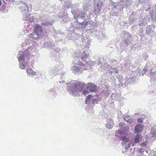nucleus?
I'll return each instance as SVG.
<instances>
[{"instance_id":"nucleus-1","label":"nucleus","mask_w":156,"mask_h":156,"mask_svg":"<svg viewBox=\"0 0 156 156\" xmlns=\"http://www.w3.org/2000/svg\"><path fill=\"white\" fill-rule=\"evenodd\" d=\"M91 54V51L88 49V46L86 45L84 51L82 52L81 55V60L84 62H85L86 64V67H84L83 68L84 70H91V69L92 68L91 66L95 64H97L98 65H101L100 67L101 69H100L99 70L102 71H101L102 69L101 67H105V68L106 67L105 65L107 63L105 64L104 66H103V63L102 62L103 59L100 58H98L96 61L94 62L91 61H89L88 60L87 61V60L89 59L90 57L89 55Z\"/></svg>"},{"instance_id":"nucleus-33","label":"nucleus","mask_w":156,"mask_h":156,"mask_svg":"<svg viewBox=\"0 0 156 156\" xmlns=\"http://www.w3.org/2000/svg\"><path fill=\"white\" fill-rule=\"evenodd\" d=\"M155 73H156V69L154 70V69H151V70L150 71V76H152Z\"/></svg>"},{"instance_id":"nucleus-28","label":"nucleus","mask_w":156,"mask_h":156,"mask_svg":"<svg viewBox=\"0 0 156 156\" xmlns=\"http://www.w3.org/2000/svg\"><path fill=\"white\" fill-rule=\"evenodd\" d=\"M41 24L44 26H51L52 25V23L49 21H45L42 23Z\"/></svg>"},{"instance_id":"nucleus-43","label":"nucleus","mask_w":156,"mask_h":156,"mask_svg":"<svg viewBox=\"0 0 156 156\" xmlns=\"http://www.w3.org/2000/svg\"><path fill=\"white\" fill-rule=\"evenodd\" d=\"M151 9V7H149L146 10V11H147L148 10H149Z\"/></svg>"},{"instance_id":"nucleus-36","label":"nucleus","mask_w":156,"mask_h":156,"mask_svg":"<svg viewBox=\"0 0 156 156\" xmlns=\"http://www.w3.org/2000/svg\"><path fill=\"white\" fill-rule=\"evenodd\" d=\"M140 145L142 147L146 146V143L145 142L142 143L140 144Z\"/></svg>"},{"instance_id":"nucleus-46","label":"nucleus","mask_w":156,"mask_h":156,"mask_svg":"<svg viewBox=\"0 0 156 156\" xmlns=\"http://www.w3.org/2000/svg\"><path fill=\"white\" fill-rule=\"evenodd\" d=\"M2 4V2L1 0H0V6Z\"/></svg>"},{"instance_id":"nucleus-6","label":"nucleus","mask_w":156,"mask_h":156,"mask_svg":"<svg viewBox=\"0 0 156 156\" xmlns=\"http://www.w3.org/2000/svg\"><path fill=\"white\" fill-rule=\"evenodd\" d=\"M122 140V144L123 147H125V149L126 150L130 147L131 145L134 146L136 144L139 143L142 137L141 135L137 134L136 136L133 138V142H130L129 140V139L125 136H123L121 137Z\"/></svg>"},{"instance_id":"nucleus-23","label":"nucleus","mask_w":156,"mask_h":156,"mask_svg":"<svg viewBox=\"0 0 156 156\" xmlns=\"http://www.w3.org/2000/svg\"><path fill=\"white\" fill-rule=\"evenodd\" d=\"M100 8L101 7L98 6H97L94 7V12L95 14H98L99 13L101 10Z\"/></svg>"},{"instance_id":"nucleus-25","label":"nucleus","mask_w":156,"mask_h":156,"mask_svg":"<svg viewBox=\"0 0 156 156\" xmlns=\"http://www.w3.org/2000/svg\"><path fill=\"white\" fill-rule=\"evenodd\" d=\"M52 45L50 42H47L44 43L42 47L44 48H49L52 47Z\"/></svg>"},{"instance_id":"nucleus-27","label":"nucleus","mask_w":156,"mask_h":156,"mask_svg":"<svg viewBox=\"0 0 156 156\" xmlns=\"http://www.w3.org/2000/svg\"><path fill=\"white\" fill-rule=\"evenodd\" d=\"M100 101V99L97 97H96L93 99L92 101V103L93 104L95 105L98 103V102Z\"/></svg>"},{"instance_id":"nucleus-40","label":"nucleus","mask_w":156,"mask_h":156,"mask_svg":"<svg viewBox=\"0 0 156 156\" xmlns=\"http://www.w3.org/2000/svg\"><path fill=\"white\" fill-rule=\"evenodd\" d=\"M55 50L56 51V52L58 53L60 51V49L58 48H57L55 49Z\"/></svg>"},{"instance_id":"nucleus-24","label":"nucleus","mask_w":156,"mask_h":156,"mask_svg":"<svg viewBox=\"0 0 156 156\" xmlns=\"http://www.w3.org/2000/svg\"><path fill=\"white\" fill-rule=\"evenodd\" d=\"M151 26L148 25L146 28V32L147 34H150L151 33Z\"/></svg>"},{"instance_id":"nucleus-16","label":"nucleus","mask_w":156,"mask_h":156,"mask_svg":"<svg viewBox=\"0 0 156 156\" xmlns=\"http://www.w3.org/2000/svg\"><path fill=\"white\" fill-rule=\"evenodd\" d=\"M149 136L151 137L156 139V129L155 127L152 128L151 131L149 133Z\"/></svg>"},{"instance_id":"nucleus-3","label":"nucleus","mask_w":156,"mask_h":156,"mask_svg":"<svg viewBox=\"0 0 156 156\" xmlns=\"http://www.w3.org/2000/svg\"><path fill=\"white\" fill-rule=\"evenodd\" d=\"M70 85L66 87L69 94L74 96H78L84 87L85 83L79 81H73L68 83Z\"/></svg>"},{"instance_id":"nucleus-21","label":"nucleus","mask_w":156,"mask_h":156,"mask_svg":"<svg viewBox=\"0 0 156 156\" xmlns=\"http://www.w3.org/2000/svg\"><path fill=\"white\" fill-rule=\"evenodd\" d=\"M135 16L133 13H132L131 14V16H129V19L130 20V23H133L134 21V20H135Z\"/></svg>"},{"instance_id":"nucleus-50","label":"nucleus","mask_w":156,"mask_h":156,"mask_svg":"<svg viewBox=\"0 0 156 156\" xmlns=\"http://www.w3.org/2000/svg\"><path fill=\"white\" fill-rule=\"evenodd\" d=\"M143 3H144V2H142V5H143Z\"/></svg>"},{"instance_id":"nucleus-45","label":"nucleus","mask_w":156,"mask_h":156,"mask_svg":"<svg viewBox=\"0 0 156 156\" xmlns=\"http://www.w3.org/2000/svg\"><path fill=\"white\" fill-rule=\"evenodd\" d=\"M65 81H62L61 82H60V83H61V82H62V83H65Z\"/></svg>"},{"instance_id":"nucleus-12","label":"nucleus","mask_w":156,"mask_h":156,"mask_svg":"<svg viewBox=\"0 0 156 156\" xmlns=\"http://www.w3.org/2000/svg\"><path fill=\"white\" fill-rule=\"evenodd\" d=\"M60 69L58 66H55L53 68H50L48 70V73L51 76H55L59 73Z\"/></svg>"},{"instance_id":"nucleus-32","label":"nucleus","mask_w":156,"mask_h":156,"mask_svg":"<svg viewBox=\"0 0 156 156\" xmlns=\"http://www.w3.org/2000/svg\"><path fill=\"white\" fill-rule=\"evenodd\" d=\"M132 80L131 78L128 79H127L125 81V82L127 84H130L131 83V80Z\"/></svg>"},{"instance_id":"nucleus-26","label":"nucleus","mask_w":156,"mask_h":156,"mask_svg":"<svg viewBox=\"0 0 156 156\" xmlns=\"http://www.w3.org/2000/svg\"><path fill=\"white\" fill-rule=\"evenodd\" d=\"M113 125V122L112 120H111V123L108 122L106 125L107 127L109 129L112 128Z\"/></svg>"},{"instance_id":"nucleus-4","label":"nucleus","mask_w":156,"mask_h":156,"mask_svg":"<svg viewBox=\"0 0 156 156\" xmlns=\"http://www.w3.org/2000/svg\"><path fill=\"white\" fill-rule=\"evenodd\" d=\"M30 48L23 51H20L18 52V59L19 62V67L21 69H24L28 65L27 62L29 60L30 56Z\"/></svg>"},{"instance_id":"nucleus-9","label":"nucleus","mask_w":156,"mask_h":156,"mask_svg":"<svg viewBox=\"0 0 156 156\" xmlns=\"http://www.w3.org/2000/svg\"><path fill=\"white\" fill-rule=\"evenodd\" d=\"M87 88L82 91V93L84 95L88 94L90 92H95L97 90V86L91 83H89L86 85Z\"/></svg>"},{"instance_id":"nucleus-10","label":"nucleus","mask_w":156,"mask_h":156,"mask_svg":"<svg viewBox=\"0 0 156 156\" xmlns=\"http://www.w3.org/2000/svg\"><path fill=\"white\" fill-rule=\"evenodd\" d=\"M105 66L106 67L105 68V67H101L102 68L101 71H103L104 70L110 71V73L114 75H115L116 74H117L119 73V69H117L116 68H113L112 66H111L108 64H106L105 65Z\"/></svg>"},{"instance_id":"nucleus-47","label":"nucleus","mask_w":156,"mask_h":156,"mask_svg":"<svg viewBox=\"0 0 156 156\" xmlns=\"http://www.w3.org/2000/svg\"><path fill=\"white\" fill-rule=\"evenodd\" d=\"M125 43H126V44H127V45H128L129 44H128V42H126V41H125Z\"/></svg>"},{"instance_id":"nucleus-48","label":"nucleus","mask_w":156,"mask_h":156,"mask_svg":"<svg viewBox=\"0 0 156 156\" xmlns=\"http://www.w3.org/2000/svg\"><path fill=\"white\" fill-rule=\"evenodd\" d=\"M153 88V87L151 86H148V88Z\"/></svg>"},{"instance_id":"nucleus-37","label":"nucleus","mask_w":156,"mask_h":156,"mask_svg":"<svg viewBox=\"0 0 156 156\" xmlns=\"http://www.w3.org/2000/svg\"><path fill=\"white\" fill-rule=\"evenodd\" d=\"M137 122L140 123H142L143 122V120L142 119L139 118L137 119Z\"/></svg>"},{"instance_id":"nucleus-53","label":"nucleus","mask_w":156,"mask_h":156,"mask_svg":"<svg viewBox=\"0 0 156 156\" xmlns=\"http://www.w3.org/2000/svg\"><path fill=\"white\" fill-rule=\"evenodd\" d=\"M122 36H121V37H122ZM123 37H124L123 36Z\"/></svg>"},{"instance_id":"nucleus-39","label":"nucleus","mask_w":156,"mask_h":156,"mask_svg":"<svg viewBox=\"0 0 156 156\" xmlns=\"http://www.w3.org/2000/svg\"><path fill=\"white\" fill-rule=\"evenodd\" d=\"M49 91L50 92H51V93H52V92H54V93L55 92V90L54 89V88H53L51 89Z\"/></svg>"},{"instance_id":"nucleus-5","label":"nucleus","mask_w":156,"mask_h":156,"mask_svg":"<svg viewBox=\"0 0 156 156\" xmlns=\"http://www.w3.org/2000/svg\"><path fill=\"white\" fill-rule=\"evenodd\" d=\"M132 0H121L119 3L114 2L112 4V11L111 14L113 16H118L119 11H120L124 7V5L127 6L131 4Z\"/></svg>"},{"instance_id":"nucleus-44","label":"nucleus","mask_w":156,"mask_h":156,"mask_svg":"<svg viewBox=\"0 0 156 156\" xmlns=\"http://www.w3.org/2000/svg\"><path fill=\"white\" fill-rule=\"evenodd\" d=\"M76 64H78L79 65H82V63H81V62H79V63H76Z\"/></svg>"},{"instance_id":"nucleus-11","label":"nucleus","mask_w":156,"mask_h":156,"mask_svg":"<svg viewBox=\"0 0 156 156\" xmlns=\"http://www.w3.org/2000/svg\"><path fill=\"white\" fill-rule=\"evenodd\" d=\"M116 78L115 79V83L116 85H119V87L122 86L125 87L126 85L124 84V83H122L123 81V77L122 75H118L116 76Z\"/></svg>"},{"instance_id":"nucleus-8","label":"nucleus","mask_w":156,"mask_h":156,"mask_svg":"<svg viewBox=\"0 0 156 156\" xmlns=\"http://www.w3.org/2000/svg\"><path fill=\"white\" fill-rule=\"evenodd\" d=\"M24 5V6H21L19 8V9H20V11L23 12V20H28L30 22H32L34 21V18L33 16L30 17L27 5L26 4H25Z\"/></svg>"},{"instance_id":"nucleus-41","label":"nucleus","mask_w":156,"mask_h":156,"mask_svg":"<svg viewBox=\"0 0 156 156\" xmlns=\"http://www.w3.org/2000/svg\"><path fill=\"white\" fill-rule=\"evenodd\" d=\"M153 91L152 90H150L148 91V93L149 94H151L153 93Z\"/></svg>"},{"instance_id":"nucleus-14","label":"nucleus","mask_w":156,"mask_h":156,"mask_svg":"<svg viewBox=\"0 0 156 156\" xmlns=\"http://www.w3.org/2000/svg\"><path fill=\"white\" fill-rule=\"evenodd\" d=\"M64 5L66 7H67V8L68 9L69 8H71L72 9V10H75L76 9H78V7L76 8V7L78 6V5L77 4H75L73 5L72 4L71 2H64Z\"/></svg>"},{"instance_id":"nucleus-20","label":"nucleus","mask_w":156,"mask_h":156,"mask_svg":"<svg viewBox=\"0 0 156 156\" xmlns=\"http://www.w3.org/2000/svg\"><path fill=\"white\" fill-rule=\"evenodd\" d=\"M99 39H105L106 38V37L105 33L102 32L101 31H100L99 32Z\"/></svg>"},{"instance_id":"nucleus-34","label":"nucleus","mask_w":156,"mask_h":156,"mask_svg":"<svg viewBox=\"0 0 156 156\" xmlns=\"http://www.w3.org/2000/svg\"><path fill=\"white\" fill-rule=\"evenodd\" d=\"M144 149L143 148H141L139 150V152L140 153L143 154L144 152Z\"/></svg>"},{"instance_id":"nucleus-30","label":"nucleus","mask_w":156,"mask_h":156,"mask_svg":"<svg viewBox=\"0 0 156 156\" xmlns=\"http://www.w3.org/2000/svg\"><path fill=\"white\" fill-rule=\"evenodd\" d=\"M111 97L113 99H117L119 97V95L116 93H113L111 95Z\"/></svg>"},{"instance_id":"nucleus-18","label":"nucleus","mask_w":156,"mask_h":156,"mask_svg":"<svg viewBox=\"0 0 156 156\" xmlns=\"http://www.w3.org/2000/svg\"><path fill=\"white\" fill-rule=\"evenodd\" d=\"M116 133H118L120 134L121 135V136H120V139L122 140L121 137L123 136H125L126 137H127V134L125 132H124L122 131L121 130H116Z\"/></svg>"},{"instance_id":"nucleus-31","label":"nucleus","mask_w":156,"mask_h":156,"mask_svg":"<svg viewBox=\"0 0 156 156\" xmlns=\"http://www.w3.org/2000/svg\"><path fill=\"white\" fill-rule=\"evenodd\" d=\"M111 63L112 65L115 66L117 64V61L116 60H111Z\"/></svg>"},{"instance_id":"nucleus-19","label":"nucleus","mask_w":156,"mask_h":156,"mask_svg":"<svg viewBox=\"0 0 156 156\" xmlns=\"http://www.w3.org/2000/svg\"><path fill=\"white\" fill-rule=\"evenodd\" d=\"M27 72L29 75H31L32 76L35 75V72L31 69H27Z\"/></svg>"},{"instance_id":"nucleus-52","label":"nucleus","mask_w":156,"mask_h":156,"mask_svg":"<svg viewBox=\"0 0 156 156\" xmlns=\"http://www.w3.org/2000/svg\"><path fill=\"white\" fill-rule=\"evenodd\" d=\"M122 152L123 153H124L123 152V151H122Z\"/></svg>"},{"instance_id":"nucleus-22","label":"nucleus","mask_w":156,"mask_h":156,"mask_svg":"<svg viewBox=\"0 0 156 156\" xmlns=\"http://www.w3.org/2000/svg\"><path fill=\"white\" fill-rule=\"evenodd\" d=\"M83 10L82 11H80V10L79 9H78L79 11H80V13L81 12H84L85 13H86V14H87L88 15H90V14L89 12L88 13H87L86 12H85V11H87V6L86 5V4H83Z\"/></svg>"},{"instance_id":"nucleus-35","label":"nucleus","mask_w":156,"mask_h":156,"mask_svg":"<svg viewBox=\"0 0 156 156\" xmlns=\"http://www.w3.org/2000/svg\"><path fill=\"white\" fill-rule=\"evenodd\" d=\"M130 118V116H128L125 117L124 118V119L127 122Z\"/></svg>"},{"instance_id":"nucleus-7","label":"nucleus","mask_w":156,"mask_h":156,"mask_svg":"<svg viewBox=\"0 0 156 156\" xmlns=\"http://www.w3.org/2000/svg\"><path fill=\"white\" fill-rule=\"evenodd\" d=\"M42 32V29L41 26L37 25L35 27L34 32L28 34V36L29 37L33 39L37 40L41 38Z\"/></svg>"},{"instance_id":"nucleus-42","label":"nucleus","mask_w":156,"mask_h":156,"mask_svg":"<svg viewBox=\"0 0 156 156\" xmlns=\"http://www.w3.org/2000/svg\"><path fill=\"white\" fill-rule=\"evenodd\" d=\"M143 70H144V73H145L147 70V69H145V68H144V69Z\"/></svg>"},{"instance_id":"nucleus-29","label":"nucleus","mask_w":156,"mask_h":156,"mask_svg":"<svg viewBox=\"0 0 156 156\" xmlns=\"http://www.w3.org/2000/svg\"><path fill=\"white\" fill-rule=\"evenodd\" d=\"M92 95L91 94H89L87 96L86 98V100L85 101V103L86 104H88L90 103L89 100L91 98Z\"/></svg>"},{"instance_id":"nucleus-51","label":"nucleus","mask_w":156,"mask_h":156,"mask_svg":"<svg viewBox=\"0 0 156 156\" xmlns=\"http://www.w3.org/2000/svg\"><path fill=\"white\" fill-rule=\"evenodd\" d=\"M145 152H146V153L147 152V151H146Z\"/></svg>"},{"instance_id":"nucleus-2","label":"nucleus","mask_w":156,"mask_h":156,"mask_svg":"<svg viewBox=\"0 0 156 156\" xmlns=\"http://www.w3.org/2000/svg\"><path fill=\"white\" fill-rule=\"evenodd\" d=\"M71 12L75 19V22L74 23V27L77 28H85L88 23L86 20L90 19V16L88 15L84 12L80 13L78 9L71 10Z\"/></svg>"},{"instance_id":"nucleus-13","label":"nucleus","mask_w":156,"mask_h":156,"mask_svg":"<svg viewBox=\"0 0 156 156\" xmlns=\"http://www.w3.org/2000/svg\"><path fill=\"white\" fill-rule=\"evenodd\" d=\"M71 69L73 73L76 75H79L82 73L83 69L81 67H79L76 66H72Z\"/></svg>"},{"instance_id":"nucleus-38","label":"nucleus","mask_w":156,"mask_h":156,"mask_svg":"<svg viewBox=\"0 0 156 156\" xmlns=\"http://www.w3.org/2000/svg\"><path fill=\"white\" fill-rule=\"evenodd\" d=\"M133 119L131 118H129V119L128 120L127 122H129V123H131L133 121Z\"/></svg>"},{"instance_id":"nucleus-17","label":"nucleus","mask_w":156,"mask_h":156,"mask_svg":"<svg viewBox=\"0 0 156 156\" xmlns=\"http://www.w3.org/2000/svg\"><path fill=\"white\" fill-rule=\"evenodd\" d=\"M143 127L142 125L139 124L136 126L135 127L134 130L136 133H139L142 131Z\"/></svg>"},{"instance_id":"nucleus-15","label":"nucleus","mask_w":156,"mask_h":156,"mask_svg":"<svg viewBox=\"0 0 156 156\" xmlns=\"http://www.w3.org/2000/svg\"><path fill=\"white\" fill-rule=\"evenodd\" d=\"M150 19L147 18H140L139 25L140 26H144L147 23V22L150 21Z\"/></svg>"},{"instance_id":"nucleus-49","label":"nucleus","mask_w":156,"mask_h":156,"mask_svg":"<svg viewBox=\"0 0 156 156\" xmlns=\"http://www.w3.org/2000/svg\"><path fill=\"white\" fill-rule=\"evenodd\" d=\"M126 34V32H123V34Z\"/></svg>"}]
</instances>
